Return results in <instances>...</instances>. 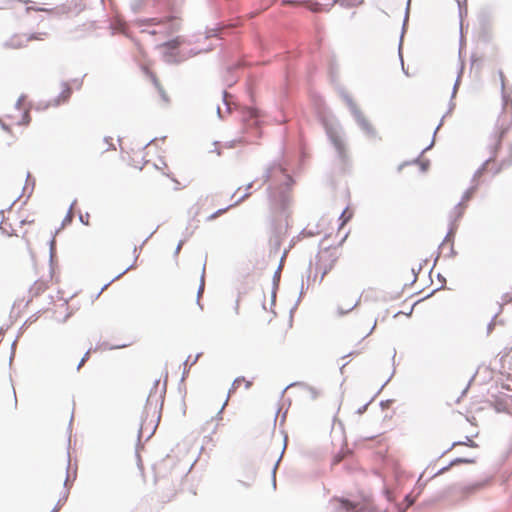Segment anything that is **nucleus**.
Segmentation results:
<instances>
[{"label":"nucleus","instance_id":"nucleus-5","mask_svg":"<svg viewBox=\"0 0 512 512\" xmlns=\"http://www.w3.org/2000/svg\"><path fill=\"white\" fill-rule=\"evenodd\" d=\"M83 81L81 79H73L69 82L60 84L59 94L50 101L51 106H59L66 103L74 89L79 90L82 87Z\"/></svg>","mask_w":512,"mask_h":512},{"label":"nucleus","instance_id":"nucleus-25","mask_svg":"<svg viewBox=\"0 0 512 512\" xmlns=\"http://www.w3.org/2000/svg\"><path fill=\"white\" fill-rule=\"evenodd\" d=\"M225 211H226V209H223V210H219V211H217L216 213H214V214H212V215L210 216V219H214V218H216L218 215H220L221 213H223V212H225Z\"/></svg>","mask_w":512,"mask_h":512},{"label":"nucleus","instance_id":"nucleus-33","mask_svg":"<svg viewBox=\"0 0 512 512\" xmlns=\"http://www.w3.org/2000/svg\"><path fill=\"white\" fill-rule=\"evenodd\" d=\"M167 378H168V374L166 373V375H165V380H164V387L166 386Z\"/></svg>","mask_w":512,"mask_h":512},{"label":"nucleus","instance_id":"nucleus-32","mask_svg":"<svg viewBox=\"0 0 512 512\" xmlns=\"http://www.w3.org/2000/svg\"><path fill=\"white\" fill-rule=\"evenodd\" d=\"M31 8H28V10H30ZM35 10L37 11H47L46 9H43V8H34Z\"/></svg>","mask_w":512,"mask_h":512},{"label":"nucleus","instance_id":"nucleus-19","mask_svg":"<svg viewBox=\"0 0 512 512\" xmlns=\"http://www.w3.org/2000/svg\"><path fill=\"white\" fill-rule=\"evenodd\" d=\"M8 220H9V218H7L6 220H3V221L1 222V224H0V229H1L3 232L7 233L8 235H12V234L14 233V230L12 229V231L10 232V231L7 229V227H11V224H10V223H8Z\"/></svg>","mask_w":512,"mask_h":512},{"label":"nucleus","instance_id":"nucleus-1","mask_svg":"<svg viewBox=\"0 0 512 512\" xmlns=\"http://www.w3.org/2000/svg\"><path fill=\"white\" fill-rule=\"evenodd\" d=\"M170 180L178 191L187 188L194 180L192 171L187 166L178 167L176 172H171L167 165L164 168H155V172L151 177V186L155 190H163L167 181Z\"/></svg>","mask_w":512,"mask_h":512},{"label":"nucleus","instance_id":"nucleus-30","mask_svg":"<svg viewBox=\"0 0 512 512\" xmlns=\"http://www.w3.org/2000/svg\"><path fill=\"white\" fill-rule=\"evenodd\" d=\"M489 164H490V161H487V162L484 164L483 168H482V169H480V170L478 171V174H481V173H482V170H484V169H485Z\"/></svg>","mask_w":512,"mask_h":512},{"label":"nucleus","instance_id":"nucleus-17","mask_svg":"<svg viewBox=\"0 0 512 512\" xmlns=\"http://www.w3.org/2000/svg\"><path fill=\"white\" fill-rule=\"evenodd\" d=\"M473 193H474V190H473V189H470V190H468V191L464 194L463 199H462V202H461V203L459 204V206H458V209H459V216L463 213V210H464V208H465V207H464V203H465V202H467V201H469V199L472 197Z\"/></svg>","mask_w":512,"mask_h":512},{"label":"nucleus","instance_id":"nucleus-20","mask_svg":"<svg viewBox=\"0 0 512 512\" xmlns=\"http://www.w3.org/2000/svg\"><path fill=\"white\" fill-rule=\"evenodd\" d=\"M301 2H302V1H295V0H283V1H282V5H283V6H285V5L302 6V5H301Z\"/></svg>","mask_w":512,"mask_h":512},{"label":"nucleus","instance_id":"nucleus-9","mask_svg":"<svg viewBox=\"0 0 512 512\" xmlns=\"http://www.w3.org/2000/svg\"><path fill=\"white\" fill-rule=\"evenodd\" d=\"M330 138L339 157L343 162H346L348 159V153L343 139L337 134H332Z\"/></svg>","mask_w":512,"mask_h":512},{"label":"nucleus","instance_id":"nucleus-3","mask_svg":"<svg viewBox=\"0 0 512 512\" xmlns=\"http://www.w3.org/2000/svg\"><path fill=\"white\" fill-rule=\"evenodd\" d=\"M48 37L47 32L35 33H18L12 35L6 42L5 47L8 49H23L28 46L31 41H44Z\"/></svg>","mask_w":512,"mask_h":512},{"label":"nucleus","instance_id":"nucleus-10","mask_svg":"<svg viewBox=\"0 0 512 512\" xmlns=\"http://www.w3.org/2000/svg\"><path fill=\"white\" fill-rule=\"evenodd\" d=\"M270 325L272 330H277L272 331L274 337L279 341L283 340L287 333V324L283 321H280L278 318H274V320L270 322Z\"/></svg>","mask_w":512,"mask_h":512},{"label":"nucleus","instance_id":"nucleus-21","mask_svg":"<svg viewBox=\"0 0 512 512\" xmlns=\"http://www.w3.org/2000/svg\"><path fill=\"white\" fill-rule=\"evenodd\" d=\"M89 218H90V215L88 213H86L85 215H80V220L85 225H89L90 224Z\"/></svg>","mask_w":512,"mask_h":512},{"label":"nucleus","instance_id":"nucleus-4","mask_svg":"<svg viewBox=\"0 0 512 512\" xmlns=\"http://www.w3.org/2000/svg\"><path fill=\"white\" fill-rule=\"evenodd\" d=\"M359 301L360 297L357 292L340 291L335 300L336 314L341 316L352 311L359 304Z\"/></svg>","mask_w":512,"mask_h":512},{"label":"nucleus","instance_id":"nucleus-29","mask_svg":"<svg viewBox=\"0 0 512 512\" xmlns=\"http://www.w3.org/2000/svg\"><path fill=\"white\" fill-rule=\"evenodd\" d=\"M461 462H463V463H471L472 461L465 460V459H457L454 463H461Z\"/></svg>","mask_w":512,"mask_h":512},{"label":"nucleus","instance_id":"nucleus-2","mask_svg":"<svg viewBox=\"0 0 512 512\" xmlns=\"http://www.w3.org/2000/svg\"><path fill=\"white\" fill-rule=\"evenodd\" d=\"M342 256L338 247H327L320 249L315 261V271L320 274L321 280L332 272Z\"/></svg>","mask_w":512,"mask_h":512},{"label":"nucleus","instance_id":"nucleus-13","mask_svg":"<svg viewBox=\"0 0 512 512\" xmlns=\"http://www.w3.org/2000/svg\"><path fill=\"white\" fill-rule=\"evenodd\" d=\"M48 289V283L44 280L35 281L29 289L31 298L42 295Z\"/></svg>","mask_w":512,"mask_h":512},{"label":"nucleus","instance_id":"nucleus-12","mask_svg":"<svg viewBox=\"0 0 512 512\" xmlns=\"http://www.w3.org/2000/svg\"><path fill=\"white\" fill-rule=\"evenodd\" d=\"M159 419H160V415L156 411V408H155L154 411H153L152 418L149 421H147V419H145L142 422L141 427H140V431L141 432L149 431V432L153 433L155 431L157 425H158Z\"/></svg>","mask_w":512,"mask_h":512},{"label":"nucleus","instance_id":"nucleus-28","mask_svg":"<svg viewBox=\"0 0 512 512\" xmlns=\"http://www.w3.org/2000/svg\"><path fill=\"white\" fill-rule=\"evenodd\" d=\"M136 262H137V257L135 258V260H134L133 264H131V265L126 269V271H128V270H130V269L135 268V267H136Z\"/></svg>","mask_w":512,"mask_h":512},{"label":"nucleus","instance_id":"nucleus-16","mask_svg":"<svg viewBox=\"0 0 512 512\" xmlns=\"http://www.w3.org/2000/svg\"><path fill=\"white\" fill-rule=\"evenodd\" d=\"M364 2V0H333L331 6H333L336 3H339L343 6L353 7V6H359Z\"/></svg>","mask_w":512,"mask_h":512},{"label":"nucleus","instance_id":"nucleus-22","mask_svg":"<svg viewBox=\"0 0 512 512\" xmlns=\"http://www.w3.org/2000/svg\"><path fill=\"white\" fill-rule=\"evenodd\" d=\"M204 286H205V282H204V275L201 276V283H200V286H199V290H198V297L201 296V294L203 293L204 291Z\"/></svg>","mask_w":512,"mask_h":512},{"label":"nucleus","instance_id":"nucleus-6","mask_svg":"<svg viewBox=\"0 0 512 512\" xmlns=\"http://www.w3.org/2000/svg\"><path fill=\"white\" fill-rule=\"evenodd\" d=\"M334 512H373L368 507L348 499L335 497L330 502Z\"/></svg>","mask_w":512,"mask_h":512},{"label":"nucleus","instance_id":"nucleus-27","mask_svg":"<svg viewBox=\"0 0 512 512\" xmlns=\"http://www.w3.org/2000/svg\"><path fill=\"white\" fill-rule=\"evenodd\" d=\"M501 386L503 389H506L508 391L512 390L510 384H506V383L502 382Z\"/></svg>","mask_w":512,"mask_h":512},{"label":"nucleus","instance_id":"nucleus-8","mask_svg":"<svg viewBox=\"0 0 512 512\" xmlns=\"http://www.w3.org/2000/svg\"><path fill=\"white\" fill-rule=\"evenodd\" d=\"M495 408L499 412L512 414V394L502 393L495 400Z\"/></svg>","mask_w":512,"mask_h":512},{"label":"nucleus","instance_id":"nucleus-24","mask_svg":"<svg viewBox=\"0 0 512 512\" xmlns=\"http://www.w3.org/2000/svg\"><path fill=\"white\" fill-rule=\"evenodd\" d=\"M88 357H89V352H87V353L85 354V356L82 358L81 362H80V363H79V365H78V369H79V368H81V366H82V365L84 364V362L88 359Z\"/></svg>","mask_w":512,"mask_h":512},{"label":"nucleus","instance_id":"nucleus-18","mask_svg":"<svg viewBox=\"0 0 512 512\" xmlns=\"http://www.w3.org/2000/svg\"><path fill=\"white\" fill-rule=\"evenodd\" d=\"M347 455V451L341 450L333 456L332 464H339Z\"/></svg>","mask_w":512,"mask_h":512},{"label":"nucleus","instance_id":"nucleus-7","mask_svg":"<svg viewBox=\"0 0 512 512\" xmlns=\"http://www.w3.org/2000/svg\"><path fill=\"white\" fill-rule=\"evenodd\" d=\"M334 512H373L368 507L348 499L335 497L330 502Z\"/></svg>","mask_w":512,"mask_h":512},{"label":"nucleus","instance_id":"nucleus-15","mask_svg":"<svg viewBox=\"0 0 512 512\" xmlns=\"http://www.w3.org/2000/svg\"><path fill=\"white\" fill-rule=\"evenodd\" d=\"M241 386H244L245 389H249L252 386V382L246 380L244 377H239L235 379L232 385L233 390H237Z\"/></svg>","mask_w":512,"mask_h":512},{"label":"nucleus","instance_id":"nucleus-34","mask_svg":"<svg viewBox=\"0 0 512 512\" xmlns=\"http://www.w3.org/2000/svg\"><path fill=\"white\" fill-rule=\"evenodd\" d=\"M53 512H57V510H56V509H54V510H53Z\"/></svg>","mask_w":512,"mask_h":512},{"label":"nucleus","instance_id":"nucleus-14","mask_svg":"<svg viewBox=\"0 0 512 512\" xmlns=\"http://www.w3.org/2000/svg\"><path fill=\"white\" fill-rule=\"evenodd\" d=\"M301 5L306 7L308 10H310L313 13H321L324 11H329V9H325L323 7V5H321L319 2L313 1V0H303L301 2Z\"/></svg>","mask_w":512,"mask_h":512},{"label":"nucleus","instance_id":"nucleus-26","mask_svg":"<svg viewBox=\"0 0 512 512\" xmlns=\"http://www.w3.org/2000/svg\"><path fill=\"white\" fill-rule=\"evenodd\" d=\"M182 245H183V241H180L178 246H177V248H176V250H175V254L176 255L179 254V252H180V250L182 248Z\"/></svg>","mask_w":512,"mask_h":512},{"label":"nucleus","instance_id":"nucleus-23","mask_svg":"<svg viewBox=\"0 0 512 512\" xmlns=\"http://www.w3.org/2000/svg\"><path fill=\"white\" fill-rule=\"evenodd\" d=\"M460 444H464V445H467V446H470V447H476L477 445L474 443V441L469 438V437H466V442H461Z\"/></svg>","mask_w":512,"mask_h":512},{"label":"nucleus","instance_id":"nucleus-31","mask_svg":"<svg viewBox=\"0 0 512 512\" xmlns=\"http://www.w3.org/2000/svg\"><path fill=\"white\" fill-rule=\"evenodd\" d=\"M447 469H448V467H444V468L440 469V470L438 471V473H437V474H441V473H443L444 471H446Z\"/></svg>","mask_w":512,"mask_h":512},{"label":"nucleus","instance_id":"nucleus-11","mask_svg":"<svg viewBox=\"0 0 512 512\" xmlns=\"http://www.w3.org/2000/svg\"><path fill=\"white\" fill-rule=\"evenodd\" d=\"M14 112L17 113L18 116H20V120H17V121H14V118H17V116L15 115H8V119H10L9 123L6 124V123H2V126L5 130H10V127L11 126H14V125H20L22 123H27L26 121V118H27V113L22 111L21 108L19 107H15L14 108Z\"/></svg>","mask_w":512,"mask_h":512}]
</instances>
